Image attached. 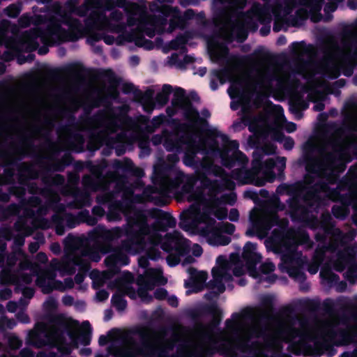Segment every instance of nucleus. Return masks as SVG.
I'll list each match as a JSON object with an SVG mask.
<instances>
[{
    "instance_id": "1",
    "label": "nucleus",
    "mask_w": 357,
    "mask_h": 357,
    "mask_svg": "<svg viewBox=\"0 0 357 357\" xmlns=\"http://www.w3.org/2000/svg\"><path fill=\"white\" fill-rule=\"evenodd\" d=\"M213 213L218 219L225 218L227 211L224 207H215L208 206L205 202L199 201L190 208V216L195 219L197 226L201 229V234L207 242L213 245H225L229 243V238L227 234L234 231V227L231 224H225L222 227L215 225L214 220L208 216Z\"/></svg>"
},
{
    "instance_id": "2",
    "label": "nucleus",
    "mask_w": 357,
    "mask_h": 357,
    "mask_svg": "<svg viewBox=\"0 0 357 357\" xmlns=\"http://www.w3.org/2000/svg\"><path fill=\"white\" fill-rule=\"evenodd\" d=\"M64 326L77 328V323L71 320H68L65 324L61 322H54L47 329L38 328L37 331L31 333L29 335V341L31 344H35L37 347H41L43 343L36 342L33 338L37 335H45L48 338L49 343L55 344L61 352L68 353L70 351V349L63 347L61 340V335L62 333L61 328Z\"/></svg>"
},
{
    "instance_id": "3",
    "label": "nucleus",
    "mask_w": 357,
    "mask_h": 357,
    "mask_svg": "<svg viewBox=\"0 0 357 357\" xmlns=\"http://www.w3.org/2000/svg\"><path fill=\"white\" fill-rule=\"evenodd\" d=\"M230 268L231 264L223 257H220L218 258L216 266L212 271L213 280L215 283V286L217 287L218 293H222L225 290V287L221 284V283L230 280Z\"/></svg>"
},
{
    "instance_id": "4",
    "label": "nucleus",
    "mask_w": 357,
    "mask_h": 357,
    "mask_svg": "<svg viewBox=\"0 0 357 357\" xmlns=\"http://www.w3.org/2000/svg\"><path fill=\"white\" fill-rule=\"evenodd\" d=\"M243 257L248 264V269L250 276L257 278L260 277L261 274H258L252 269L253 264L260 260V255L256 252V245L252 243H248L244 247Z\"/></svg>"
},
{
    "instance_id": "5",
    "label": "nucleus",
    "mask_w": 357,
    "mask_h": 357,
    "mask_svg": "<svg viewBox=\"0 0 357 357\" xmlns=\"http://www.w3.org/2000/svg\"><path fill=\"white\" fill-rule=\"evenodd\" d=\"M154 243H160L162 248L167 251L174 249L180 251L183 245L186 244V241L182 238L178 233H174L168 236L164 241L159 242L154 241Z\"/></svg>"
},
{
    "instance_id": "6",
    "label": "nucleus",
    "mask_w": 357,
    "mask_h": 357,
    "mask_svg": "<svg viewBox=\"0 0 357 357\" xmlns=\"http://www.w3.org/2000/svg\"><path fill=\"white\" fill-rule=\"evenodd\" d=\"M142 282H147L148 289H151L149 283L151 284H164L167 281L162 275V271L160 268L149 269L146 272L145 278L140 280Z\"/></svg>"
},
{
    "instance_id": "7",
    "label": "nucleus",
    "mask_w": 357,
    "mask_h": 357,
    "mask_svg": "<svg viewBox=\"0 0 357 357\" xmlns=\"http://www.w3.org/2000/svg\"><path fill=\"white\" fill-rule=\"evenodd\" d=\"M81 329L82 331V333L77 337L75 338L73 335H72V341L73 342V346L77 347L79 346V342L82 344H89L90 342V324L89 322L85 321L82 324Z\"/></svg>"
},
{
    "instance_id": "8",
    "label": "nucleus",
    "mask_w": 357,
    "mask_h": 357,
    "mask_svg": "<svg viewBox=\"0 0 357 357\" xmlns=\"http://www.w3.org/2000/svg\"><path fill=\"white\" fill-rule=\"evenodd\" d=\"M109 352L116 357H139L141 356L134 347H128L121 351L110 347Z\"/></svg>"
},
{
    "instance_id": "9",
    "label": "nucleus",
    "mask_w": 357,
    "mask_h": 357,
    "mask_svg": "<svg viewBox=\"0 0 357 357\" xmlns=\"http://www.w3.org/2000/svg\"><path fill=\"white\" fill-rule=\"evenodd\" d=\"M171 92V86L169 85H164L162 91L158 93L156 100L160 105H165L169 98V94Z\"/></svg>"
},
{
    "instance_id": "10",
    "label": "nucleus",
    "mask_w": 357,
    "mask_h": 357,
    "mask_svg": "<svg viewBox=\"0 0 357 357\" xmlns=\"http://www.w3.org/2000/svg\"><path fill=\"white\" fill-rule=\"evenodd\" d=\"M112 301L113 305L119 310H122L126 307V301L119 295L113 296Z\"/></svg>"
},
{
    "instance_id": "11",
    "label": "nucleus",
    "mask_w": 357,
    "mask_h": 357,
    "mask_svg": "<svg viewBox=\"0 0 357 357\" xmlns=\"http://www.w3.org/2000/svg\"><path fill=\"white\" fill-rule=\"evenodd\" d=\"M279 121L280 124V126L282 127V128L287 130L288 132H292L295 131L296 129V126L295 123L291 122H285L283 118L282 117L280 118Z\"/></svg>"
},
{
    "instance_id": "12",
    "label": "nucleus",
    "mask_w": 357,
    "mask_h": 357,
    "mask_svg": "<svg viewBox=\"0 0 357 357\" xmlns=\"http://www.w3.org/2000/svg\"><path fill=\"white\" fill-rule=\"evenodd\" d=\"M184 110H185L186 116L191 119H194L197 116V112L195 111L192 108V107L188 104H185Z\"/></svg>"
},
{
    "instance_id": "13",
    "label": "nucleus",
    "mask_w": 357,
    "mask_h": 357,
    "mask_svg": "<svg viewBox=\"0 0 357 357\" xmlns=\"http://www.w3.org/2000/svg\"><path fill=\"white\" fill-rule=\"evenodd\" d=\"M8 342L12 349H17L21 345L20 341L14 335L9 336Z\"/></svg>"
},
{
    "instance_id": "14",
    "label": "nucleus",
    "mask_w": 357,
    "mask_h": 357,
    "mask_svg": "<svg viewBox=\"0 0 357 357\" xmlns=\"http://www.w3.org/2000/svg\"><path fill=\"white\" fill-rule=\"evenodd\" d=\"M275 270V266L271 262H266L261 266V273L267 274Z\"/></svg>"
},
{
    "instance_id": "15",
    "label": "nucleus",
    "mask_w": 357,
    "mask_h": 357,
    "mask_svg": "<svg viewBox=\"0 0 357 357\" xmlns=\"http://www.w3.org/2000/svg\"><path fill=\"white\" fill-rule=\"evenodd\" d=\"M236 83H233L228 89V93L231 98H235L238 95V91L236 89Z\"/></svg>"
},
{
    "instance_id": "16",
    "label": "nucleus",
    "mask_w": 357,
    "mask_h": 357,
    "mask_svg": "<svg viewBox=\"0 0 357 357\" xmlns=\"http://www.w3.org/2000/svg\"><path fill=\"white\" fill-rule=\"evenodd\" d=\"M197 282L200 284H203L206 280V273L205 272H199L196 275Z\"/></svg>"
},
{
    "instance_id": "17",
    "label": "nucleus",
    "mask_w": 357,
    "mask_h": 357,
    "mask_svg": "<svg viewBox=\"0 0 357 357\" xmlns=\"http://www.w3.org/2000/svg\"><path fill=\"white\" fill-rule=\"evenodd\" d=\"M108 296H109L108 293L103 290L98 291L96 294V298L100 301L106 300L108 298Z\"/></svg>"
},
{
    "instance_id": "18",
    "label": "nucleus",
    "mask_w": 357,
    "mask_h": 357,
    "mask_svg": "<svg viewBox=\"0 0 357 357\" xmlns=\"http://www.w3.org/2000/svg\"><path fill=\"white\" fill-rule=\"evenodd\" d=\"M285 149H291L294 146V141L290 138H285L282 141Z\"/></svg>"
},
{
    "instance_id": "19",
    "label": "nucleus",
    "mask_w": 357,
    "mask_h": 357,
    "mask_svg": "<svg viewBox=\"0 0 357 357\" xmlns=\"http://www.w3.org/2000/svg\"><path fill=\"white\" fill-rule=\"evenodd\" d=\"M238 211L236 209L231 210L229 215V220H231V221H235L238 219Z\"/></svg>"
},
{
    "instance_id": "20",
    "label": "nucleus",
    "mask_w": 357,
    "mask_h": 357,
    "mask_svg": "<svg viewBox=\"0 0 357 357\" xmlns=\"http://www.w3.org/2000/svg\"><path fill=\"white\" fill-rule=\"evenodd\" d=\"M167 292L163 289H160L157 290V291L155 293V296L156 298L159 299H162L166 296Z\"/></svg>"
},
{
    "instance_id": "21",
    "label": "nucleus",
    "mask_w": 357,
    "mask_h": 357,
    "mask_svg": "<svg viewBox=\"0 0 357 357\" xmlns=\"http://www.w3.org/2000/svg\"><path fill=\"white\" fill-rule=\"evenodd\" d=\"M193 253L195 256H200L202 253V248L198 245H195L193 247Z\"/></svg>"
},
{
    "instance_id": "22",
    "label": "nucleus",
    "mask_w": 357,
    "mask_h": 357,
    "mask_svg": "<svg viewBox=\"0 0 357 357\" xmlns=\"http://www.w3.org/2000/svg\"><path fill=\"white\" fill-rule=\"evenodd\" d=\"M230 145L231 146V147H232V148L234 149V150L233 153H234V154H235L236 156H237V155H241V156L243 158V155H242L241 153H238V152H237V151H236V149H238V145L237 142H235V141L231 142L230 143Z\"/></svg>"
},
{
    "instance_id": "23",
    "label": "nucleus",
    "mask_w": 357,
    "mask_h": 357,
    "mask_svg": "<svg viewBox=\"0 0 357 357\" xmlns=\"http://www.w3.org/2000/svg\"><path fill=\"white\" fill-rule=\"evenodd\" d=\"M171 259H172V256H169L167 257V262L172 266H175L176 264H177L179 262V259H178V258H176L175 260L172 262L171 261Z\"/></svg>"
},
{
    "instance_id": "24",
    "label": "nucleus",
    "mask_w": 357,
    "mask_h": 357,
    "mask_svg": "<svg viewBox=\"0 0 357 357\" xmlns=\"http://www.w3.org/2000/svg\"><path fill=\"white\" fill-rule=\"evenodd\" d=\"M143 106L144 107V109L146 111H150L153 109L152 102H150V103L143 102Z\"/></svg>"
},
{
    "instance_id": "25",
    "label": "nucleus",
    "mask_w": 357,
    "mask_h": 357,
    "mask_svg": "<svg viewBox=\"0 0 357 357\" xmlns=\"http://www.w3.org/2000/svg\"><path fill=\"white\" fill-rule=\"evenodd\" d=\"M234 274L236 275V276H239V275H241L244 271L242 268L241 269H238L236 267L234 268Z\"/></svg>"
},
{
    "instance_id": "26",
    "label": "nucleus",
    "mask_w": 357,
    "mask_h": 357,
    "mask_svg": "<svg viewBox=\"0 0 357 357\" xmlns=\"http://www.w3.org/2000/svg\"><path fill=\"white\" fill-rule=\"evenodd\" d=\"M38 284L42 287V290L45 293H47L50 291V289H47L40 281H38Z\"/></svg>"
},
{
    "instance_id": "27",
    "label": "nucleus",
    "mask_w": 357,
    "mask_h": 357,
    "mask_svg": "<svg viewBox=\"0 0 357 357\" xmlns=\"http://www.w3.org/2000/svg\"><path fill=\"white\" fill-rule=\"evenodd\" d=\"M91 350L89 349H83L82 351H81V354L84 356H89L90 354H91Z\"/></svg>"
},
{
    "instance_id": "28",
    "label": "nucleus",
    "mask_w": 357,
    "mask_h": 357,
    "mask_svg": "<svg viewBox=\"0 0 357 357\" xmlns=\"http://www.w3.org/2000/svg\"><path fill=\"white\" fill-rule=\"evenodd\" d=\"M106 342H107V337H103V336L100 337L99 343L100 345H103V344H106Z\"/></svg>"
},
{
    "instance_id": "29",
    "label": "nucleus",
    "mask_w": 357,
    "mask_h": 357,
    "mask_svg": "<svg viewBox=\"0 0 357 357\" xmlns=\"http://www.w3.org/2000/svg\"><path fill=\"white\" fill-rule=\"evenodd\" d=\"M139 265L141 266L145 267L146 264V259H144V258H142V259H139Z\"/></svg>"
},
{
    "instance_id": "30",
    "label": "nucleus",
    "mask_w": 357,
    "mask_h": 357,
    "mask_svg": "<svg viewBox=\"0 0 357 357\" xmlns=\"http://www.w3.org/2000/svg\"><path fill=\"white\" fill-rule=\"evenodd\" d=\"M14 305L15 304L14 303H10L8 305V309L9 311H14Z\"/></svg>"
},
{
    "instance_id": "31",
    "label": "nucleus",
    "mask_w": 357,
    "mask_h": 357,
    "mask_svg": "<svg viewBox=\"0 0 357 357\" xmlns=\"http://www.w3.org/2000/svg\"><path fill=\"white\" fill-rule=\"evenodd\" d=\"M49 303H50L52 307H54V306H55V305H56V304H55V301H54V300H52V299L48 300V301L45 303V304H46V305H47V304H49Z\"/></svg>"
},
{
    "instance_id": "32",
    "label": "nucleus",
    "mask_w": 357,
    "mask_h": 357,
    "mask_svg": "<svg viewBox=\"0 0 357 357\" xmlns=\"http://www.w3.org/2000/svg\"><path fill=\"white\" fill-rule=\"evenodd\" d=\"M171 304L172 305H175V306L177 305L178 301H177L176 298H171Z\"/></svg>"
},
{
    "instance_id": "33",
    "label": "nucleus",
    "mask_w": 357,
    "mask_h": 357,
    "mask_svg": "<svg viewBox=\"0 0 357 357\" xmlns=\"http://www.w3.org/2000/svg\"><path fill=\"white\" fill-rule=\"evenodd\" d=\"M26 292L29 293V294L30 295V296H31L33 294V290L32 289H27L26 290Z\"/></svg>"
},
{
    "instance_id": "34",
    "label": "nucleus",
    "mask_w": 357,
    "mask_h": 357,
    "mask_svg": "<svg viewBox=\"0 0 357 357\" xmlns=\"http://www.w3.org/2000/svg\"><path fill=\"white\" fill-rule=\"evenodd\" d=\"M36 249L37 248L36 247H31L30 248V250H31V252H35L36 250Z\"/></svg>"
},
{
    "instance_id": "35",
    "label": "nucleus",
    "mask_w": 357,
    "mask_h": 357,
    "mask_svg": "<svg viewBox=\"0 0 357 357\" xmlns=\"http://www.w3.org/2000/svg\"><path fill=\"white\" fill-rule=\"evenodd\" d=\"M146 96H147L149 98H150V97H151V96H152V93H146Z\"/></svg>"
},
{
    "instance_id": "36",
    "label": "nucleus",
    "mask_w": 357,
    "mask_h": 357,
    "mask_svg": "<svg viewBox=\"0 0 357 357\" xmlns=\"http://www.w3.org/2000/svg\"><path fill=\"white\" fill-rule=\"evenodd\" d=\"M354 82L357 85V76L354 77Z\"/></svg>"
},
{
    "instance_id": "37",
    "label": "nucleus",
    "mask_w": 357,
    "mask_h": 357,
    "mask_svg": "<svg viewBox=\"0 0 357 357\" xmlns=\"http://www.w3.org/2000/svg\"><path fill=\"white\" fill-rule=\"evenodd\" d=\"M3 311V306L0 305V313Z\"/></svg>"
},
{
    "instance_id": "38",
    "label": "nucleus",
    "mask_w": 357,
    "mask_h": 357,
    "mask_svg": "<svg viewBox=\"0 0 357 357\" xmlns=\"http://www.w3.org/2000/svg\"><path fill=\"white\" fill-rule=\"evenodd\" d=\"M202 289L201 287L198 288L197 289L195 290V291H200Z\"/></svg>"
},
{
    "instance_id": "39",
    "label": "nucleus",
    "mask_w": 357,
    "mask_h": 357,
    "mask_svg": "<svg viewBox=\"0 0 357 357\" xmlns=\"http://www.w3.org/2000/svg\"><path fill=\"white\" fill-rule=\"evenodd\" d=\"M178 93H180L181 94H182V91L179 90V91H178Z\"/></svg>"
},
{
    "instance_id": "40",
    "label": "nucleus",
    "mask_w": 357,
    "mask_h": 357,
    "mask_svg": "<svg viewBox=\"0 0 357 357\" xmlns=\"http://www.w3.org/2000/svg\"><path fill=\"white\" fill-rule=\"evenodd\" d=\"M3 291H0V294H1ZM0 297H1V295H0Z\"/></svg>"
},
{
    "instance_id": "41",
    "label": "nucleus",
    "mask_w": 357,
    "mask_h": 357,
    "mask_svg": "<svg viewBox=\"0 0 357 357\" xmlns=\"http://www.w3.org/2000/svg\"><path fill=\"white\" fill-rule=\"evenodd\" d=\"M96 357H98V356H96Z\"/></svg>"
}]
</instances>
